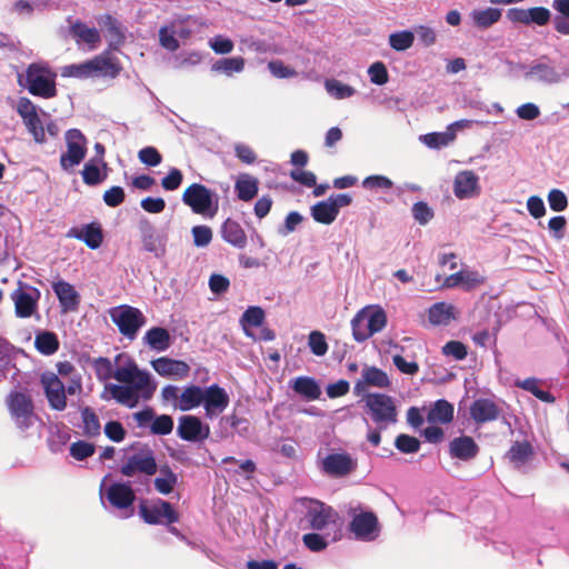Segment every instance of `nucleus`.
Returning a JSON list of instances; mask_svg holds the SVG:
<instances>
[{"instance_id": "1", "label": "nucleus", "mask_w": 569, "mask_h": 569, "mask_svg": "<svg viewBox=\"0 0 569 569\" xmlns=\"http://www.w3.org/2000/svg\"><path fill=\"white\" fill-rule=\"evenodd\" d=\"M365 408L372 422L380 429L397 423L398 409L392 397L386 393H367L363 397Z\"/></svg>"}, {"instance_id": "2", "label": "nucleus", "mask_w": 569, "mask_h": 569, "mask_svg": "<svg viewBox=\"0 0 569 569\" xmlns=\"http://www.w3.org/2000/svg\"><path fill=\"white\" fill-rule=\"evenodd\" d=\"M156 389L157 386H146L144 379H140L133 385L109 383L104 387V392H108L118 403L128 408H134L139 403L140 398L144 400L151 399Z\"/></svg>"}, {"instance_id": "3", "label": "nucleus", "mask_w": 569, "mask_h": 569, "mask_svg": "<svg viewBox=\"0 0 569 569\" xmlns=\"http://www.w3.org/2000/svg\"><path fill=\"white\" fill-rule=\"evenodd\" d=\"M27 89L32 96L44 99L57 96L56 74L40 63H31L26 71Z\"/></svg>"}, {"instance_id": "4", "label": "nucleus", "mask_w": 569, "mask_h": 569, "mask_svg": "<svg viewBox=\"0 0 569 569\" xmlns=\"http://www.w3.org/2000/svg\"><path fill=\"white\" fill-rule=\"evenodd\" d=\"M182 201L197 214L212 218L218 210V201H213L211 190L201 183L190 184L183 191Z\"/></svg>"}, {"instance_id": "5", "label": "nucleus", "mask_w": 569, "mask_h": 569, "mask_svg": "<svg viewBox=\"0 0 569 569\" xmlns=\"http://www.w3.org/2000/svg\"><path fill=\"white\" fill-rule=\"evenodd\" d=\"M7 407L17 427L26 430L32 426L36 418L34 405L30 395L12 391L6 399Z\"/></svg>"}, {"instance_id": "6", "label": "nucleus", "mask_w": 569, "mask_h": 569, "mask_svg": "<svg viewBox=\"0 0 569 569\" xmlns=\"http://www.w3.org/2000/svg\"><path fill=\"white\" fill-rule=\"evenodd\" d=\"M67 151L60 156V166L64 171L80 164L87 154V138L79 129H69L66 134Z\"/></svg>"}, {"instance_id": "7", "label": "nucleus", "mask_w": 569, "mask_h": 569, "mask_svg": "<svg viewBox=\"0 0 569 569\" xmlns=\"http://www.w3.org/2000/svg\"><path fill=\"white\" fill-rule=\"evenodd\" d=\"M110 317L120 333L130 339L137 336V332L146 322V318L139 309L127 305L111 309Z\"/></svg>"}, {"instance_id": "8", "label": "nucleus", "mask_w": 569, "mask_h": 569, "mask_svg": "<svg viewBox=\"0 0 569 569\" xmlns=\"http://www.w3.org/2000/svg\"><path fill=\"white\" fill-rule=\"evenodd\" d=\"M157 471L158 465L150 448H144L128 457L127 461L120 467V472L124 477H133L138 472L153 476Z\"/></svg>"}, {"instance_id": "9", "label": "nucleus", "mask_w": 569, "mask_h": 569, "mask_svg": "<svg viewBox=\"0 0 569 569\" xmlns=\"http://www.w3.org/2000/svg\"><path fill=\"white\" fill-rule=\"evenodd\" d=\"M139 512L144 522L149 525H157L162 522V520L167 523L179 521V513L170 502L162 499H158L151 505H147L144 501L141 502Z\"/></svg>"}, {"instance_id": "10", "label": "nucleus", "mask_w": 569, "mask_h": 569, "mask_svg": "<svg viewBox=\"0 0 569 569\" xmlns=\"http://www.w3.org/2000/svg\"><path fill=\"white\" fill-rule=\"evenodd\" d=\"M17 112L22 118L34 141L43 143L46 141V132L42 121L38 114L37 107L33 102L26 97L20 98L17 106Z\"/></svg>"}, {"instance_id": "11", "label": "nucleus", "mask_w": 569, "mask_h": 569, "mask_svg": "<svg viewBox=\"0 0 569 569\" xmlns=\"http://www.w3.org/2000/svg\"><path fill=\"white\" fill-rule=\"evenodd\" d=\"M322 472L332 478H343L357 469V461L349 453H329L320 463Z\"/></svg>"}, {"instance_id": "12", "label": "nucleus", "mask_w": 569, "mask_h": 569, "mask_svg": "<svg viewBox=\"0 0 569 569\" xmlns=\"http://www.w3.org/2000/svg\"><path fill=\"white\" fill-rule=\"evenodd\" d=\"M177 435L182 440L198 442L209 437L210 428L208 425H203L200 418L187 415L179 418Z\"/></svg>"}, {"instance_id": "13", "label": "nucleus", "mask_w": 569, "mask_h": 569, "mask_svg": "<svg viewBox=\"0 0 569 569\" xmlns=\"http://www.w3.org/2000/svg\"><path fill=\"white\" fill-rule=\"evenodd\" d=\"M138 228L143 249L157 258L164 256L167 239L158 233L153 223L148 219H141Z\"/></svg>"}, {"instance_id": "14", "label": "nucleus", "mask_w": 569, "mask_h": 569, "mask_svg": "<svg viewBox=\"0 0 569 569\" xmlns=\"http://www.w3.org/2000/svg\"><path fill=\"white\" fill-rule=\"evenodd\" d=\"M306 519L310 529L321 531L330 525H336L338 512L331 506L317 500L307 510Z\"/></svg>"}, {"instance_id": "15", "label": "nucleus", "mask_w": 569, "mask_h": 569, "mask_svg": "<svg viewBox=\"0 0 569 569\" xmlns=\"http://www.w3.org/2000/svg\"><path fill=\"white\" fill-rule=\"evenodd\" d=\"M469 415L477 426H482L498 420L502 416V409L489 398H479L470 405Z\"/></svg>"}, {"instance_id": "16", "label": "nucleus", "mask_w": 569, "mask_h": 569, "mask_svg": "<svg viewBox=\"0 0 569 569\" xmlns=\"http://www.w3.org/2000/svg\"><path fill=\"white\" fill-rule=\"evenodd\" d=\"M46 397L50 407L54 410L62 411L67 407V397L63 382L54 373H44L41 377Z\"/></svg>"}, {"instance_id": "17", "label": "nucleus", "mask_w": 569, "mask_h": 569, "mask_svg": "<svg viewBox=\"0 0 569 569\" xmlns=\"http://www.w3.org/2000/svg\"><path fill=\"white\" fill-rule=\"evenodd\" d=\"M350 531L360 540H373L379 532L377 516L372 511L356 515L350 522Z\"/></svg>"}, {"instance_id": "18", "label": "nucleus", "mask_w": 569, "mask_h": 569, "mask_svg": "<svg viewBox=\"0 0 569 569\" xmlns=\"http://www.w3.org/2000/svg\"><path fill=\"white\" fill-rule=\"evenodd\" d=\"M123 358V355H118L116 357V362L118 363ZM126 362L122 366H118L114 370L113 378L121 383H137L140 379H144L146 386H157L151 381L148 372L142 371L138 368L136 361L127 356H124Z\"/></svg>"}, {"instance_id": "19", "label": "nucleus", "mask_w": 569, "mask_h": 569, "mask_svg": "<svg viewBox=\"0 0 569 569\" xmlns=\"http://www.w3.org/2000/svg\"><path fill=\"white\" fill-rule=\"evenodd\" d=\"M40 292L36 288H31V292L18 288L11 293L14 302V310L18 318H30L38 308Z\"/></svg>"}, {"instance_id": "20", "label": "nucleus", "mask_w": 569, "mask_h": 569, "mask_svg": "<svg viewBox=\"0 0 569 569\" xmlns=\"http://www.w3.org/2000/svg\"><path fill=\"white\" fill-rule=\"evenodd\" d=\"M90 61L92 78L108 77L114 79L120 74L122 70L120 61L118 58L111 56L110 50L103 51L102 53L90 59Z\"/></svg>"}, {"instance_id": "21", "label": "nucleus", "mask_w": 569, "mask_h": 569, "mask_svg": "<svg viewBox=\"0 0 569 569\" xmlns=\"http://www.w3.org/2000/svg\"><path fill=\"white\" fill-rule=\"evenodd\" d=\"M480 451L479 445L470 436H459L449 442V455L451 458L470 461L475 459Z\"/></svg>"}, {"instance_id": "22", "label": "nucleus", "mask_w": 569, "mask_h": 569, "mask_svg": "<svg viewBox=\"0 0 569 569\" xmlns=\"http://www.w3.org/2000/svg\"><path fill=\"white\" fill-rule=\"evenodd\" d=\"M67 237L83 241L92 250L98 249L103 242V231L99 222H90L81 229L73 227L67 232Z\"/></svg>"}, {"instance_id": "23", "label": "nucleus", "mask_w": 569, "mask_h": 569, "mask_svg": "<svg viewBox=\"0 0 569 569\" xmlns=\"http://www.w3.org/2000/svg\"><path fill=\"white\" fill-rule=\"evenodd\" d=\"M203 406L207 416L221 413L229 406V396L223 388L218 385H211L203 390Z\"/></svg>"}, {"instance_id": "24", "label": "nucleus", "mask_w": 569, "mask_h": 569, "mask_svg": "<svg viewBox=\"0 0 569 569\" xmlns=\"http://www.w3.org/2000/svg\"><path fill=\"white\" fill-rule=\"evenodd\" d=\"M110 505L117 509H127L131 507L136 500V493L129 483H112L106 492Z\"/></svg>"}, {"instance_id": "25", "label": "nucleus", "mask_w": 569, "mask_h": 569, "mask_svg": "<svg viewBox=\"0 0 569 569\" xmlns=\"http://www.w3.org/2000/svg\"><path fill=\"white\" fill-rule=\"evenodd\" d=\"M152 367L161 377L182 379L188 377L190 373V367L187 362L168 357H160L153 360Z\"/></svg>"}, {"instance_id": "26", "label": "nucleus", "mask_w": 569, "mask_h": 569, "mask_svg": "<svg viewBox=\"0 0 569 569\" xmlns=\"http://www.w3.org/2000/svg\"><path fill=\"white\" fill-rule=\"evenodd\" d=\"M52 290L63 311H76L78 309L80 295L71 283L64 280L56 281L52 283Z\"/></svg>"}, {"instance_id": "27", "label": "nucleus", "mask_w": 569, "mask_h": 569, "mask_svg": "<svg viewBox=\"0 0 569 569\" xmlns=\"http://www.w3.org/2000/svg\"><path fill=\"white\" fill-rule=\"evenodd\" d=\"M367 386L388 388L390 386V380L383 370L377 367H367L362 370V380H358L355 383V393H362Z\"/></svg>"}, {"instance_id": "28", "label": "nucleus", "mask_w": 569, "mask_h": 569, "mask_svg": "<svg viewBox=\"0 0 569 569\" xmlns=\"http://www.w3.org/2000/svg\"><path fill=\"white\" fill-rule=\"evenodd\" d=\"M478 189V177L473 171L459 172L453 181V193L458 199L471 198Z\"/></svg>"}, {"instance_id": "29", "label": "nucleus", "mask_w": 569, "mask_h": 569, "mask_svg": "<svg viewBox=\"0 0 569 569\" xmlns=\"http://www.w3.org/2000/svg\"><path fill=\"white\" fill-rule=\"evenodd\" d=\"M70 34L77 43L88 44L90 50H94L101 42V37L96 28H89L80 20L74 21L70 26Z\"/></svg>"}, {"instance_id": "30", "label": "nucleus", "mask_w": 569, "mask_h": 569, "mask_svg": "<svg viewBox=\"0 0 569 569\" xmlns=\"http://www.w3.org/2000/svg\"><path fill=\"white\" fill-rule=\"evenodd\" d=\"M221 238L238 249L247 246V234L239 222L228 218L220 228Z\"/></svg>"}, {"instance_id": "31", "label": "nucleus", "mask_w": 569, "mask_h": 569, "mask_svg": "<svg viewBox=\"0 0 569 569\" xmlns=\"http://www.w3.org/2000/svg\"><path fill=\"white\" fill-rule=\"evenodd\" d=\"M456 308L446 302L433 303L428 310V319L433 326H448L455 316Z\"/></svg>"}, {"instance_id": "32", "label": "nucleus", "mask_w": 569, "mask_h": 569, "mask_svg": "<svg viewBox=\"0 0 569 569\" xmlns=\"http://www.w3.org/2000/svg\"><path fill=\"white\" fill-rule=\"evenodd\" d=\"M292 390L308 401L319 399L321 389L311 377L301 376L292 381Z\"/></svg>"}, {"instance_id": "33", "label": "nucleus", "mask_w": 569, "mask_h": 569, "mask_svg": "<svg viewBox=\"0 0 569 569\" xmlns=\"http://www.w3.org/2000/svg\"><path fill=\"white\" fill-rule=\"evenodd\" d=\"M552 8L557 12L553 29L561 36H569V0H553Z\"/></svg>"}, {"instance_id": "34", "label": "nucleus", "mask_w": 569, "mask_h": 569, "mask_svg": "<svg viewBox=\"0 0 569 569\" xmlns=\"http://www.w3.org/2000/svg\"><path fill=\"white\" fill-rule=\"evenodd\" d=\"M453 406L449 401L439 399L428 411L427 420L431 423H449L453 420Z\"/></svg>"}, {"instance_id": "35", "label": "nucleus", "mask_w": 569, "mask_h": 569, "mask_svg": "<svg viewBox=\"0 0 569 569\" xmlns=\"http://www.w3.org/2000/svg\"><path fill=\"white\" fill-rule=\"evenodd\" d=\"M204 398L203 389L199 386H189L180 393V401L176 403V408L181 411H188L199 407Z\"/></svg>"}, {"instance_id": "36", "label": "nucleus", "mask_w": 569, "mask_h": 569, "mask_svg": "<svg viewBox=\"0 0 569 569\" xmlns=\"http://www.w3.org/2000/svg\"><path fill=\"white\" fill-rule=\"evenodd\" d=\"M146 343L156 351H164L170 347L171 338L167 329L153 327L149 329L144 337Z\"/></svg>"}, {"instance_id": "37", "label": "nucleus", "mask_w": 569, "mask_h": 569, "mask_svg": "<svg viewBox=\"0 0 569 569\" xmlns=\"http://www.w3.org/2000/svg\"><path fill=\"white\" fill-rule=\"evenodd\" d=\"M34 347L43 356H51L59 350L60 342L52 331H40L36 335Z\"/></svg>"}, {"instance_id": "38", "label": "nucleus", "mask_w": 569, "mask_h": 569, "mask_svg": "<svg viewBox=\"0 0 569 569\" xmlns=\"http://www.w3.org/2000/svg\"><path fill=\"white\" fill-rule=\"evenodd\" d=\"M533 455V448L527 440L516 441L507 451L506 457L515 466H522Z\"/></svg>"}, {"instance_id": "39", "label": "nucleus", "mask_w": 569, "mask_h": 569, "mask_svg": "<svg viewBox=\"0 0 569 569\" xmlns=\"http://www.w3.org/2000/svg\"><path fill=\"white\" fill-rule=\"evenodd\" d=\"M310 211L313 220L322 224H330L338 217L337 210L329 199L315 203Z\"/></svg>"}, {"instance_id": "40", "label": "nucleus", "mask_w": 569, "mask_h": 569, "mask_svg": "<svg viewBox=\"0 0 569 569\" xmlns=\"http://www.w3.org/2000/svg\"><path fill=\"white\" fill-rule=\"evenodd\" d=\"M159 471L160 476L153 481L154 488L159 493L169 495L173 491L178 477L168 465L162 466Z\"/></svg>"}, {"instance_id": "41", "label": "nucleus", "mask_w": 569, "mask_h": 569, "mask_svg": "<svg viewBox=\"0 0 569 569\" xmlns=\"http://www.w3.org/2000/svg\"><path fill=\"white\" fill-rule=\"evenodd\" d=\"M237 196L242 201H250L258 193V180L249 174H242L236 182Z\"/></svg>"}, {"instance_id": "42", "label": "nucleus", "mask_w": 569, "mask_h": 569, "mask_svg": "<svg viewBox=\"0 0 569 569\" xmlns=\"http://www.w3.org/2000/svg\"><path fill=\"white\" fill-rule=\"evenodd\" d=\"M475 24L480 29H487L497 23L501 18V10L498 8H487L485 10H473L471 13Z\"/></svg>"}, {"instance_id": "43", "label": "nucleus", "mask_w": 569, "mask_h": 569, "mask_svg": "<svg viewBox=\"0 0 569 569\" xmlns=\"http://www.w3.org/2000/svg\"><path fill=\"white\" fill-rule=\"evenodd\" d=\"M352 336L356 341L363 342L371 337L367 322V309H362L356 313L351 320Z\"/></svg>"}, {"instance_id": "44", "label": "nucleus", "mask_w": 569, "mask_h": 569, "mask_svg": "<svg viewBox=\"0 0 569 569\" xmlns=\"http://www.w3.org/2000/svg\"><path fill=\"white\" fill-rule=\"evenodd\" d=\"M266 315L261 307L252 306L249 307L243 313L240 319V322L246 331V333L249 336L248 327H260L262 326L264 321Z\"/></svg>"}, {"instance_id": "45", "label": "nucleus", "mask_w": 569, "mask_h": 569, "mask_svg": "<svg viewBox=\"0 0 569 569\" xmlns=\"http://www.w3.org/2000/svg\"><path fill=\"white\" fill-rule=\"evenodd\" d=\"M61 76L63 78H76V79H88L92 78L91 61H84L81 63H72L64 66L61 69Z\"/></svg>"}, {"instance_id": "46", "label": "nucleus", "mask_w": 569, "mask_h": 569, "mask_svg": "<svg viewBox=\"0 0 569 569\" xmlns=\"http://www.w3.org/2000/svg\"><path fill=\"white\" fill-rule=\"evenodd\" d=\"M517 386L521 389L532 393L537 399L552 403L555 402V397L549 392L539 388V381L536 378H527L522 381L517 382Z\"/></svg>"}, {"instance_id": "47", "label": "nucleus", "mask_w": 569, "mask_h": 569, "mask_svg": "<svg viewBox=\"0 0 569 569\" xmlns=\"http://www.w3.org/2000/svg\"><path fill=\"white\" fill-rule=\"evenodd\" d=\"M81 418L83 422V432L88 437H97L100 435V421L97 413L90 407L81 410Z\"/></svg>"}, {"instance_id": "48", "label": "nucleus", "mask_w": 569, "mask_h": 569, "mask_svg": "<svg viewBox=\"0 0 569 569\" xmlns=\"http://www.w3.org/2000/svg\"><path fill=\"white\" fill-rule=\"evenodd\" d=\"M81 174L82 180L87 186H97L101 183L107 177L106 173H101L94 159H90L84 163Z\"/></svg>"}, {"instance_id": "49", "label": "nucleus", "mask_w": 569, "mask_h": 569, "mask_svg": "<svg viewBox=\"0 0 569 569\" xmlns=\"http://www.w3.org/2000/svg\"><path fill=\"white\" fill-rule=\"evenodd\" d=\"M106 27L108 36L110 38L109 48L118 50V48L124 42L126 37L120 29L118 21L110 14L106 16Z\"/></svg>"}, {"instance_id": "50", "label": "nucleus", "mask_w": 569, "mask_h": 569, "mask_svg": "<svg viewBox=\"0 0 569 569\" xmlns=\"http://www.w3.org/2000/svg\"><path fill=\"white\" fill-rule=\"evenodd\" d=\"M244 68V59L242 57L224 58L218 60L213 64V70L231 76L234 72H240Z\"/></svg>"}, {"instance_id": "51", "label": "nucleus", "mask_w": 569, "mask_h": 569, "mask_svg": "<svg viewBox=\"0 0 569 569\" xmlns=\"http://www.w3.org/2000/svg\"><path fill=\"white\" fill-rule=\"evenodd\" d=\"M455 138V132H431L422 136L421 140L429 148L439 149L448 146Z\"/></svg>"}, {"instance_id": "52", "label": "nucleus", "mask_w": 569, "mask_h": 569, "mask_svg": "<svg viewBox=\"0 0 569 569\" xmlns=\"http://www.w3.org/2000/svg\"><path fill=\"white\" fill-rule=\"evenodd\" d=\"M367 322L369 330L371 331V336L380 332L387 326V315L385 310L380 307L367 310Z\"/></svg>"}, {"instance_id": "53", "label": "nucleus", "mask_w": 569, "mask_h": 569, "mask_svg": "<svg viewBox=\"0 0 569 569\" xmlns=\"http://www.w3.org/2000/svg\"><path fill=\"white\" fill-rule=\"evenodd\" d=\"M326 90L336 99H345L355 94L356 90L336 79H328L325 82Z\"/></svg>"}, {"instance_id": "54", "label": "nucleus", "mask_w": 569, "mask_h": 569, "mask_svg": "<svg viewBox=\"0 0 569 569\" xmlns=\"http://www.w3.org/2000/svg\"><path fill=\"white\" fill-rule=\"evenodd\" d=\"M415 41V36L411 31L405 30L395 32L389 36V44L396 51H405L409 49Z\"/></svg>"}, {"instance_id": "55", "label": "nucleus", "mask_w": 569, "mask_h": 569, "mask_svg": "<svg viewBox=\"0 0 569 569\" xmlns=\"http://www.w3.org/2000/svg\"><path fill=\"white\" fill-rule=\"evenodd\" d=\"M395 446L402 453H415L420 449V441L413 436L400 433L396 437Z\"/></svg>"}, {"instance_id": "56", "label": "nucleus", "mask_w": 569, "mask_h": 569, "mask_svg": "<svg viewBox=\"0 0 569 569\" xmlns=\"http://www.w3.org/2000/svg\"><path fill=\"white\" fill-rule=\"evenodd\" d=\"M308 345L315 356H325L328 351L326 336L321 331H311L308 337Z\"/></svg>"}, {"instance_id": "57", "label": "nucleus", "mask_w": 569, "mask_h": 569, "mask_svg": "<svg viewBox=\"0 0 569 569\" xmlns=\"http://www.w3.org/2000/svg\"><path fill=\"white\" fill-rule=\"evenodd\" d=\"M93 369L99 380L106 381L113 378L114 370L113 365L109 358L99 357L93 361Z\"/></svg>"}, {"instance_id": "58", "label": "nucleus", "mask_w": 569, "mask_h": 569, "mask_svg": "<svg viewBox=\"0 0 569 569\" xmlns=\"http://www.w3.org/2000/svg\"><path fill=\"white\" fill-rule=\"evenodd\" d=\"M94 451L96 446L83 440L76 441L70 446L71 457L79 461H82L91 457L94 453Z\"/></svg>"}, {"instance_id": "59", "label": "nucleus", "mask_w": 569, "mask_h": 569, "mask_svg": "<svg viewBox=\"0 0 569 569\" xmlns=\"http://www.w3.org/2000/svg\"><path fill=\"white\" fill-rule=\"evenodd\" d=\"M173 429V419L171 416L161 415L153 419L150 430L153 435L166 436Z\"/></svg>"}, {"instance_id": "60", "label": "nucleus", "mask_w": 569, "mask_h": 569, "mask_svg": "<svg viewBox=\"0 0 569 569\" xmlns=\"http://www.w3.org/2000/svg\"><path fill=\"white\" fill-rule=\"evenodd\" d=\"M362 187L370 190H389L393 187V182L388 177L375 174L365 178Z\"/></svg>"}, {"instance_id": "61", "label": "nucleus", "mask_w": 569, "mask_h": 569, "mask_svg": "<svg viewBox=\"0 0 569 569\" xmlns=\"http://www.w3.org/2000/svg\"><path fill=\"white\" fill-rule=\"evenodd\" d=\"M442 353L451 356L456 360H463L468 355V348L461 341L451 340L442 347Z\"/></svg>"}, {"instance_id": "62", "label": "nucleus", "mask_w": 569, "mask_h": 569, "mask_svg": "<svg viewBox=\"0 0 569 569\" xmlns=\"http://www.w3.org/2000/svg\"><path fill=\"white\" fill-rule=\"evenodd\" d=\"M548 203L551 210L560 212L567 209L568 198L560 189H551L548 193Z\"/></svg>"}, {"instance_id": "63", "label": "nucleus", "mask_w": 569, "mask_h": 569, "mask_svg": "<svg viewBox=\"0 0 569 569\" xmlns=\"http://www.w3.org/2000/svg\"><path fill=\"white\" fill-rule=\"evenodd\" d=\"M139 160L149 167H157L162 161V156L154 147H144L138 152Z\"/></svg>"}, {"instance_id": "64", "label": "nucleus", "mask_w": 569, "mask_h": 569, "mask_svg": "<svg viewBox=\"0 0 569 569\" xmlns=\"http://www.w3.org/2000/svg\"><path fill=\"white\" fill-rule=\"evenodd\" d=\"M412 214L415 220L422 226L427 224L435 216L433 210L423 201H419L413 204Z\"/></svg>"}]
</instances>
